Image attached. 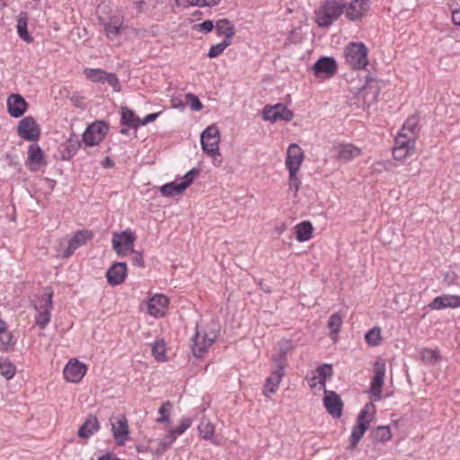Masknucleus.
Listing matches in <instances>:
<instances>
[{"label":"nucleus","mask_w":460,"mask_h":460,"mask_svg":"<svg viewBox=\"0 0 460 460\" xmlns=\"http://www.w3.org/2000/svg\"><path fill=\"white\" fill-rule=\"evenodd\" d=\"M200 438L206 440H212L213 444L217 445V440L214 439L215 427L208 419L202 418L198 427Z\"/></svg>","instance_id":"c756f323"},{"label":"nucleus","mask_w":460,"mask_h":460,"mask_svg":"<svg viewBox=\"0 0 460 460\" xmlns=\"http://www.w3.org/2000/svg\"><path fill=\"white\" fill-rule=\"evenodd\" d=\"M17 134L22 139L37 141L40 137V128L33 117L27 116L19 121Z\"/></svg>","instance_id":"0eeeda50"},{"label":"nucleus","mask_w":460,"mask_h":460,"mask_svg":"<svg viewBox=\"0 0 460 460\" xmlns=\"http://www.w3.org/2000/svg\"><path fill=\"white\" fill-rule=\"evenodd\" d=\"M159 115H160V112L148 114L147 116H146L144 118L143 120L140 119V126H144V125H146L147 123L154 121L155 119H156L158 118Z\"/></svg>","instance_id":"0e129e2a"},{"label":"nucleus","mask_w":460,"mask_h":460,"mask_svg":"<svg viewBox=\"0 0 460 460\" xmlns=\"http://www.w3.org/2000/svg\"><path fill=\"white\" fill-rule=\"evenodd\" d=\"M27 25L28 14L26 13H21L17 20V33L24 41L31 42L33 39L27 31Z\"/></svg>","instance_id":"473e14b6"},{"label":"nucleus","mask_w":460,"mask_h":460,"mask_svg":"<svg viewBox=\"0 0 460 460\" xmlns=\"http://www.w3.org/2000/svg\"><path fill=\"white\" fill-rule=\"evenodd\" d=\"M121 124L129 128H137L140 126V119L127 107L122 108L121 111Z\"/></svg>","instance_id":"72a5a7b5"},{"label":"nucleus","mask_w":460,"mask_h":460,"mask_svg":"<svg viewBox=\"0 0 460 460\" xmlns=\"http://www.w3.org/2000/svg\"><path fill=\"white\" fill-rule=\"evenodd\" d=\"M394 141V146L396 147L405 148L411 151L414 150L415 138H413L412 136H409L408 133L399 132Z\"/></svg>","instance_id":"c9c22d12"},{"label":"nucleus","mask_w":460,"mask_h":460,"mask_svg":"<svg viewBox=\"0 0 460 460\" xmlns=\"http://www.w3.org/2000/svg\"><path fill=\"white\" fill-rule=\"evenodd\" d=\"M111 430L116 443L119 446L125 444L128 436V420L125 416L120 415L111 421Z\"/></svg>","instance_id":"dca6fc26"},{"label":"nucleus","mask_w":460,"mask_h":460,"mask_svg":"<svg viewBox=\"0 0 460 460\" xmlns=\"http://www.w3.org/2000/svg\"><path fill=\"white\" fill-rule=\"evenodd\" d=\"M291 349V344L288 341H281L278 343L277 351L272 355V361L275 368L285 370L288 366L287 354Z\"/></svg>","instance_id":"4be33fe9"},{"label":"nucleus","mask_w":460,"mask_h":460,"mask_svg":"<svg viewBox=\"0 0 460 460\" xmlns=\"http://www.w3.org/2000/svg\"><path fill=\"white\" fill-rule=\"evenodd\" d=\"M361 151L352 144H342L338 147V158L343 161H349L359 156Z\"/></svg>","instance_id":"bb28decb"},{"label":"nucleus","mask_w":460,"mask_h":460,"mask_svg":"<svg viewBox=\"0 0 460 460\" xmlns=\"http://www.w3.org/2000/svg\"><path fill=\"white\" fill-rule=\"evenodd\" d=\"M93 234L88 230L77 231L69 240L67 248L64 251L63 257H70L75 251L92 239Z\"/></svg>","instance_id":"a211bd4d"},{"label":"nucleus","mask_w":460,"mask_h":460,"mask_svg":"<svg viewBox=\"0 0 460 460\" xmlns=\"http://www.w3.org/2000/svg\"><path fill=\"white\" fill-rule=\"evenodd\" d=\"M102 139H99L97 137V135L96 134H88V129H86L84 131V133L83 134V141L84 142V144L86 146H96L98 145Z\"/></svg>","instance_id":"13d9d810"},{"label":"nucleus","mask_w":460,"mask_h":460,"mask_svg":"<svg viewBox=\"0 0 460 460\" xmlns=\"http://www.w3.org/2000/svg\"><path fill=\"white\" fill-rule=\"evenodd\" d=\"M216 31L218 36H225V39H231L234 36L235 30L231 22L226 19L219 20L216 26Z\"/></svg>","instance_id":"2f4dec72"},{"label":"nucleus","mask_w":460,"mask_h":460,"mask_svg":"<svg viewBox=\"0 0 460 460\" xmlns=\"http://www.w3.org/2000/svg\"><path fill=\"white\" fill-rule=\"evenodd\" d=\"M87 367L77 359H71L64 368L63 374L68 382L77 383L86 374Z\"/></svg>","instance_id":"f8f14e48"},{"label":"nucleus","mask_w":460,"mask_h":460,"mask_svg":"<svg viewBox=\"0 0 460 460\" xmlns=\"http://www.w3.org/2000/svg\"><path fill=\"white\" fill-rule=\"evenodd\" d=\"M413 151H411L409 149L401 148L394 146L393 149V156L395 160H402L408 155H411Z\"/></svg>","instance_id":"bf43d9fd"},{"label":"nucleus","mask_w":460,"mask_h":460,"mask_svg":"<svg viewBox=\"0 0 460 460\" xmlns=\"http://www.w3.org/2000/svg\"><path fill=\"white\" fill-rule=\"evenodd\" d=\"M294 114L286 105L278 103L274 106L266 105L263 110V119L271 122L278 120L291 121Z\"/></svg>","instance_id":"6e6552de"},{"label":"nucleus","mask_w":460,"mask_h":460,"mask_svg":"<svg viewBox=\"0 0 460 460\" xmlns=\"http://www.w3.org/2000/svg\"><path fill=\"white\" fill-rule=\"evenodd\" d=\"M127 274L128 267L126 262H115L106 272L107 281L111 286H118L125 280Z\"/></svg>","instance_id":"4468645a"},{"label":"nucleus","mask_w":460,"mask_h":460,"mask_svg":"<svg viewBox=\"0 0 460 460\" xmlns=\"http://www.w3.org/2000/svg\"><path fill=\"white\" fill-rule=\"evenodd\" d=\"M285 375V370L274 368L270 376L266 378L264 385L263 394L265 396H269L270 394H275L279 385L282 381Z\"/></svg>","instance_id":"a878e982"},{"label":"nucleus","mask_w":460,"mask_h":460,"mask_svg":"<svg viewBox=\"0 0 460 460\" xmlns=\"http://www.w3.org/2000/svg\"><path fill=\"white\" fill-rule=\"evenodd\" d=\"M165 344L164 341H155L152 348L153 356L159 361L165 359Z\"/></svg>","instance_id":"09e8293b"},{"label":"nucleus","mask_w":460,"mask_h":460,"mask_svg":"<svg viewBox=\"0 0 460 460\" xmlns=\"http://www.w3.org/2000/svg\"><path fill=\"white\" fill-rule=\"evenodd\" d=\"M369 8V0H351L349 3L346 2L345 16L351 22H357L366 15Z\"/></svg>","instance_id":"9d476101"},{"label":"nucleus","mask_w":460,"mask_h":460,"mask_svg":"<svg viewBox=\"0 0 460 460\" xmlns=\"http://www.w3.org/2000/svg\"><path fill=\"white\" fill-rule=\"evenodd\" d=\"M367 52L364 43L351 42L344 49L346 63L352 69H363L368 64Z\"/></svg>","instance_id":"7ed1b4c3"},{"label":"nucleus","mask_w":460,"mask_h":460,"mask_svg":"<svg viewBox=\"0 0 460 460\" xmlns=\"http://www.w3.org/2000/svg\"><path fill=\"white\" fill-rule=\"evenodd\" d=\"M460 306V296L454 295H442L435 297L428 307L431 310H441L444 308H456Z\"/></svg>","instance_id":"aec40b11"},{"label":"nucleus","mask_w":460,"mask_h":460,"mask_svg":"<svg viewBox=\"0 0 460 460\" xmlns=\"http://www.w3.org/2000/svg\"><path fill=\"white\" fill-rule=\"evenodd\" d=\"M420 358L427 363L434 364L439 359V351L437 349H423L420 351Z\"/></svg>","instance_id":"49530a36"},{"label":"nucleus","mask_w":460,"mask_h":460,"mask_svg":"<svg viewBox=\"0 0 460 460\" xmlns=\"http://www.w3.org/2000/svg\"><path fill=\"white\" fill-rule=\"evenodd\" d=\"M296 239L299 242L308 241L312 237L313 226L309 221H304L296 226Z\"/></svg>","instance_id":"f704fd0d"},{"label":"nucleus","mask_w":460,"mask_h":460,"mask_svg":"<svg viewBox=\"0 0 460 460\" xmlns=\"http://www.w3.org/2000/svg\"><path fill=\"white\" fill-rule=\"evenodd\" d=\"M44 152L37 144H32L28 148L27 164L32 172L38 171L40 167L46 165Z\"/></svg>","instance_id":"2eb2a0df"},{"label":"nucleus","mask_w":460,"mask_h":460,"mask_svg":"<svg viewBox=\"0 0 460 460\" xmlns=\"http://www.w3.org/2000/svg\"><path fill=\"white\" fill-rule=\"evenodd\" d=\"M297 172L295 170H288V185L289 190L295 193H296L301 186V181L297 177Z\"/></svg>","instance_id":"8fccbe9b"},{"label":"nucleus","mask_w":460,"mask_h":460,"mask_svg":"<svg viewBox=\"0 0 460 460\" xmlns=\"http://www.w3.org/2000/svg\"><path fill=\"white\" fill-rule=\"evenodd\" d=\"M102 24L104 27L105 35L109 39L114 40L120 32L122 22L119 19L113 18L111 19L108 22L102 20Z\"/></svg>","instance_id":"7c9ffc66"},{"label":"nucleus","mask_w":460,"mask_h":460,"mask_svg":"<svg viewBox=\"0 0 460 460\" xmlns=\"http://www.w3.org/2000/svg\"><path fill=\"white\" fill-rule=\"evenodd\" d=\"M102 165L104 168H111L114 166V162L110 157L107 156L102 161Z\"/></svg>","instance_id":"774afa93"},{"label":"nucleus","mask_w":460,"mask_h":460,"mask_svg":"<svg viewBox=\"0 0 460 460\" xmlns=\"http://www.w3.org/2000/svg\"><path fill=\"white\" fill-rule=\"evenodd\" d=\"M199 6H214L219 4L220 0H199Z\"/></svg>","instance_id":"338daca9"},{"label":"nucleus","mask_w":460,"mask_h":460,"mask_svg":"<svg viewBox=\"0 0 460 460\" xmlns=\"http://www.w3.org/2000/svg\"><path fill=\"white\" fill-rule=\"evenodd\" d=\"M52 297L53 292H47L40 297V304L34 305L35 310L38 312V314L35 316L36 324L42 330L50 322V314L53 309Z\"/></svg>","instance_id":"423d86ee"},{"label":"nucleus","mask_w":460,"mask_h":460,"mask_svg":"<svg viewBox=\"0 0 460 460\" xmlns=\"http://www.w3.org/2000/svg\"><path fill=\"white\" fill-rule=\"evenodd\" d=\"M84 74L93 82L102 81L104 71L101 69H85Z\"/></svg>","instance_id":"6e6d98bb"},{"label":"nucleus","mask_w":460,"mask_h":460,"mask_svg":"<svg viewBox=\"0 0 460 460\" xmlns=\"http://www.w3.org/2000/svg\"><path fill=\"white\" fill-rule=\"evenodd\" d=\"M102 81L107 82L110 85H111L114 88L115 91H119V83L118 76L115 74L104 72Z\"/></svg>","instance_id":"4d7b16f0"},{"label":"nucleus","mask_w":460,"mask_h":460,"mask_svg":"<svg viewBox=\"0 0 460 460\" xmlns=\"http://www.w3.org/2000/svg\"><path fill=\"white\" fill-rule=\"evenodd\" d=\"M129 254L132 255L131 261L133 265L137 267H144V259H143V253L138 251H135L132 252H129Z\"/></svg>","instance_id":"052dcab7"},{"label":"nucleus","mask_w":460,"mask_h":460,"mask_svg":"<svg viewBox=\"0 0 460 460\" xmlns=\"http://www.w3.org/2000/svg\"><path fill=\"white\" fill-rule=\"evenodd\" d=\"M172 403L170 402H164L159 408L160 417L156 420L157 422H166L169 420V412L172 409Z\"/></svg>","instance_id":"864d4df0"},{"label":"nucleus","mask_w":460,"mask_h":460,"mask_svg":"<svg viewBox=\"0 0 460 460\" xmlns=\"http://www.w3.org/2000/svg\"><path fill=\"white\" fill-rule=\"evenodd\" d=\"M16 373V367L8 358H0V374L7 380L12 379Z\"/></svg>","instance_id":"ea45409f"},{"label":"nucleus","mask_w":460,"mask_h":460,"mask_svg":"<svg viewBox=\"0 0 460 460\" xmlns=\"http://www.w3.org/2000/svg\"><path fill=\"white\" fill-rule=\"evenodd\" d=\"M168 302L169 300L164 295L157 294L154 296L147 303L149 314L156 318L164 316Z\"/></svg>","instance_id":"5701e85b"},{"label":"nucleus","mask_w":460,"mask_h":460,"mask_svg":"<svg viewBox=\"0 0 460 460\" xmlns=\"http://www.w3.org/2000/svg\"><path fill=\"white\" fill-rule=\"evenodd\" d=\"M313 70L316 75H326L330 77L337 72V63L333 58L322 57L313 66Z\"/></svg>","instance_id":"6ab92c4d"},{"label":"nucleus","mask_w":460,"mask_h":460,"mask_svg":"<svg viewBox=\"0 0 460 460\" xmlns=\"http://www.w3.org/2000/svg\"><path fill=\"white\" fill-rule=\"evenodd\" d=\"M7 111L13 118L22 117L28 109V103L24 98L18 93H12L7 98Z\"/></svg>","instance_id":"f3484780"},{"label":"nucleus","mask_w":460,"mask_h":460,"mask_svg":"<svg viewBox=\"0 0 460 460\" xmlns=\"http://www.w3.org/2000/svg\"><path fill=\"white\" fill-rule=\"evenodd\" d=\"M99 429V421L95 416H89L78 430V436L83 438H90Z\"/></svg>","instance_id":"cd10ccee"},{"label":"nucleus","mask_w":460,"mask_h":460,"mask_svg":"<svg viewBox=\"0 0 460 460\" xmlns=\"http://www.w3.org/2000/svg\"><path fill=\"white\" fill-rule=\"evenodd\" d=\"M86 129H88V134H96L99 139H102L107 134L109 128L105 122L97 121L91 124Z\"/></svg>","instance_id":"37998d69"},{"label":"nucleus","mask_w":460,"mask_h":460,"mask_svg":"<svg viewBox=\"0 0 460 460\" xmlns=\"http://www.w3.org/2000/svg\"><path fill=\"white\" fill-rule=\"evenodd\" d=\"M160 192L164 197H173L182 194L184 190L181 189L180 183L169 182L160 188Z\"/></svg>","instance_id":"a19ab883"},{"label":"nucleus","mask_w":460,"mask_h":460,"mask_svg":"<svg viewBox=\"0 0 460 460\" xmlns=\"http://www.w3.org/2000/svg\"><path fill=\"white\" fill-rule=\"evenodd\" d=\"M136 235L130 230L114 233L112 236V247L119 256H126L134 252Z\"/></svg>","instance_id":"39448f33"},{"label":"nucleus","mask_w":460,"mask_h":460,"mask_svg":"<svg viewBox=\"0 0 460 460\" xmlns=\"http://www.w3.org/2000/svg\"><path fill=\"white\" fill-rule=\"evenodd\" d=\"M218 336V330L211 328L209 332H199L198 329L192 337V353L196 358H201L207 351L208 348L212 345Z\"/></svg>","instance_id":"20e7f679"},{"label":"nucleus","mask_w":460,"mask_h":460,"mask_svg":"<svg viewBox=\"0 0 460 460\" xmlns=\"http://www.w3.org/2000/svg\"><path fill=\"white\" fill-rule=\"evenodd\" d=\"M191 425V420L190 418H183L179 426L176 427L170 435L164 439V441H162L161 444L165 449L167 447H169L175 439L177 435L182 434L187 429H189Z\"/></svg>","instance_id":"c85d7f7f"},{"label":"nucleus","mask_w":460,"mask_h":460,"mask_svg":"<svg viewBox=\"0 0 460 460\" xmlns=\"http://www.w3.org/2000/svg\"><path fill=\"white\" fill-rule=\"evenodd\" d=\"M419 130V117L416 115L411 116L407 119V120L402 125V128L400 132L408 133L409 136H412L413 138L416 137V135Z\"/></svg>","instance_id":"e433bc0d"},{"label":"nucleus","mask_w":460,"mask_h":460,"mask_svg":"<svg viewBox=\"0 0 460 460\" xmlns=\"http://www.w3.org/2000/svg\"><path fill=\"white\" fill-rule=\"evenodd\" d=\"M214 28L213 22L210 20H206L201 23L194 25V29H199V31L208 33L210 32Z\"/></svg>","instance_id":"680f3d73"},{"label":"nucleus","mask_w":460,"mask_h":460,"mask_svg":"<svg viewBox=\"0 0 460 460\" xmlns=\"http://www.w3.org/2000/svg\"><path fill=\"white\" fill-rule=\"evenodd\" d=\"M346 0H325L314 11L315 23L321 28L330 27L344 13Z\"/></svg>","instance_id":"f257e3e1"},{"label":"nucleus","mask_w":460,"mask_h":460,"mask_svg":"<svg viewBox=\"0 0 460 460\" xmlns=\"http://www.w3.org/2000/svg\"><path fill=\"white\" fill-rule=\"evenodd\" d=\"M460 306V296L454 295H442L435 297L428 307L431 310H441L444 308H456Z\"/></svg>","instance_id":"412c9836"},{"label":"nucleus","mask_w":460,"mask_h":460,"mask_svg":"<svg viewBox=\"0 0 460 460\" xmlns=\"http://www.w3.org/2000/svg\"><path fill=\"white\" fill-rule=\"evenodd\" d=\"M175 4L178 6H182L184 8H187L190 6H199V0H175Z\"/></svg>","instance_id":"e2e57ef3"},{"label":"nucleus","mask_w":460,"mask_h":460,"mask_svg":"<svg viewBox=\"0 0 460 460\" xmlns=\"http://www.w3.org/2000/svg\"><path fill=\"white\" fill-rule=\"evenodd\" d=\"M372 438L377 442H385L392 437L389 426H378L371 432Z\"/></svg>","instance_id":"58836bf2"},{"label":"nucleus","mask_w":460,"mask_h":460,"mask_svg":"<svg viewBox=\"0 0 460 460\" xmlns=\"http://www.w3.org/2000/svg\"><path fill=\"white\" fill-rule=\"evenodd\" d=\"M342 323V316L339 313L331 315L328 321V328L331 331V338L333 341L337 340Z\"/></svg>","instance_id":"4c0bfd02"},{"label":"nucleus","mask_w":460,"mask_h":460,"mask_svg":"<svg viewBox=\"0 0 460 460\" xmlns=\"http://www.w3.org/2000/svg\"><path fill=\"white\" fill-rule=\"evenodd\" d=\"M185 101H186L187 104L190 105V109L193 111H200L203 107L199 99L193 93H187L185 95Z\"/></svg>","instance_id":"603ef678"},{"label":"nucleus","mask_w":460,"mask_h":460,"mask_svg":"<svg viewBox=\"0 0 460 460\" xmlns=\"http://www.w3.org/2000/svg\"><path fill=\"white\" fill-rule=\"evenodd\" d=\"M374 376L369 388V394L373 400L381 399L382 388L385 374V365L383 361H376L374 365Z\"/></svg>","instance_id":"1a4fd4ad"},{"label":"nucleus","mask_w":460,"mask_h":460,"mask_svg":"<svg viewBox=\"0 0 460 460\" xmlns=\"http://www.w3.org/2000/svg\"><path fill=\"white\" fill-rule=\"evenodd\" d=\"M375 405L372 402H367L360 411L357 417V424L353 427L350 435L351 450L355 449L365 432L369 429V425L375 417Z\"/></svg>","instance_id":"f03ea898"},{"label":"nucleus","mask_w":460,"mask_h":460,"mask_svg":"<svg viewBox=\"0 0 460 460\" xmlns=\"http://www.w3.org/2000/svg\"><path fill=\"white\" fill-rule=\"evenodd\" d=\"M323 394V405L327 412L333 418H341L344 404L340 395L336 392L327 389H324Z\"/></svg>","instance_id":"9b49d317"},{"label":"nucleus","mask_w":460,"mask_h":460,"mask_svg":"<svg viewBox=\"0 0 460 460\" xmlns=\"http://www.w3.org/2000/svg\"><path fill=\"white\" fill-rule=\"evenodd\" d=\"M200 139H206V140H211L217 139V141H220V135L219 130L216 125H210L208 127L200 136Z\"/></svg>","instance_id":"de8ad7c7"},{"label":"nucleus","mask_w":460,"mask_h":460,"mask_svg":"<svg viewBox=\"0 0 460 460\" xmlns=\"http://www.w3.org/2000/svg\"><path fill=\"white\" fill-rule=\"evenodd\" d=\"M366 341L370 346H377L381 341V330L379 327H374L365 335Z\"/></svg>","instance_id":"a18cd8bd"},{"label":"nucleus","mask_w":460,"mask_h":460,"mask_svg":"<svg viewBox=\"0 0 460 460\" xmlns=\"http://www.w3.org/2000/svg\"><path fill=\"white\" fill-rule=\"evenodd\" d=\"M231 44V40L228 39H225L222 42L211 46L208 50V57L209 58H214L218 57L223 53V51Z\"/></svg>","instance_id":"c03bdc74"},{"label":"nucleus","mask_w":460,"mask_h":460,"mask_svg":"<svg viewBox=\"0 0 460 460\" xmlns=\"http://www.w3.org/2000/svg\"><path fill=\"white\" fill-rule=\"evenodd\" d=\"M81 146L78 137L72 135L66 143L58 147V155L62 160H70Z\"/></svg>","instance_id":"b1692460"},{"label":"nucleus","mask_w":460,"mask_h":460,"mask_svg":"<svg viewBox=\"0 0 460 460\" xmlns=\"http://www.w3.org/2000/svg\"><path fill=\"white\" fill-rule=\"evenodd\" d=\"M200 142H201L202 149L207 155L213 156V157L216 155H220L219 146H218L219 141H217V139H214L213 141H211L209 139L208 140L200 139Z\"/></svg>","instance_id":"79ce46f5"},{"label":"nucleus","mask_w":460,"mask_h":460,"mask_svg":"<svg viewBox=\"0 0 460 460\" xmlns=\"http://www.w3.org/2000/svg\"><path fill=\"white\" fill-rule=\"evenodd\" d=\"M332 367L330 364H323L317 367L314 371V375L311 378L313 381L311 387L314 388L316 386V384H319L321 388L323 390L326 389V380L327 378L332 377Z\"/></svg>","instance_id":"393cba45"},{"label":"nucleus","mask_w":460,"mask_h":460,"mask_svg":"<svg viewBox=\"0 0 460 460\" xmlns=\"http://www.w3.org/2000/svg\"><path fill=\"white\" fill-rule=\"evenodd\" d=\"M457 4L459 8L452 11V21L456 25L460 26V4L457 3Z\"/></svg>","instance_id":"69168bd1"},{"label":"nucleus","mask_w":460,"mask_h":460,"mask_svg":"<svg viewBox=\"0 0 460 460\" xmlns=\"http://www.w3.org/2000/svg\"><path fill=\"white\" fill-rule=\"evenodd\" d=\"M12 332L5 331L0 333L1 349L6 350L8 347L12 346L14 341Z\"/></svg>","instance_id":"5fc2aeb1"},{"label":"nucleus","mask_w":460,"mask_h":460,"mask_svg":"<svg viewBox=\"0 0 460 460\" xmlns=\"http://www.w3.org/2000/svg\"><path fill=\"white\" fill-rule=\"evenodd\" d=\"M305 155L297 144H291L287 151L286 167L288 170L299 171L304 161Z\"/></svg>","instance_id":"ddd939ff"},{"label":"nucleus","mask_w":460,"mask_h":460,"mask_svg":"<svg viewBox=\"0 0 460 460\" xmlns=\"http://www.w3.org/2000/svg\"><path fill=\"white\" fill-rule=\"evenodd\" d=\"M199 170L197 169V168H192L191 170H190L183 177V181L181 182H180L181 184V189H183V190L185 191V190L190 185L192 184V182L194 181L195 180V177L199 174Z\"/></svg>","instance_id":"3c124183"}]
</instances>
